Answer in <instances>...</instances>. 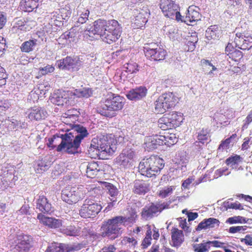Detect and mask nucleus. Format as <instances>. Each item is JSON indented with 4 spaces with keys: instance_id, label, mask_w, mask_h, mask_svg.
Returning a JSON list of instances; mask_svg holds the SVG:
<instances>
[{
    "instance_id": "3c124183",
    "label": "nucleus",
    "mask_w": 252,
    "mask_h": 252,
    "mask_svg": "<svg viewBox=\"0 0 252 252\" xmlns=\"http://www.w3.org/2000/svg\"><path fill=\"white\" fill-rule=\"evenodd\" d=\"M62 135V134L55 135L53 137L49 138L48 142L47 143V146L52 149H54L56 147L57 148L59 145H57V141L59 139H61Z\"/></svg>"
},
{
    "instance_id": "c756f323",
    "label": "nucleus",
    "mask_w": 252,
    "mask_h": 252,
    "mask_svg": "<svg viewBox=\"0 0 252 252\" xmlns=\"http://www.w3.org/2000/svg\"><path fill=\"white\" fill-rule=\"evenodd\" d=\"M61 252H75L83 248L81 244L75 243L73 244L59 243Z\"/></svg>"
},
{
    "instance_id": "774afa93",
    "label": "nucleus",
    "mask_w": 252,
    "mask_h": 252,
    "mask_svg": "<svg viewBox=\"0 0 252 252\" xmlns=\"http://www.w3.org/2000/svg\"><path fill=\"white\" fill-rule=\"evenodd\" d=\"M227 208L229 209H233L236 210L243 209L241 204L238 202L231 203L229 204L227 206Z\"/></svg>"
},
{
    "instance_id": "c9c22d12",
    "label": "nucleus",
    "mask_w": 252,
    "mask_h": 252,
    "mask_svg": "<svg viewBox=\"0 0 252 252\" xmlns=\"http://www.w3.org/2000/svg\"><path fill=\"white\" fill-rule=\"evenodd\" d=\"M242 160V157L239 155H235L227 158L225 160V163L232 169H237V166Z\"/></svg>"
},
{
    "instance_id": "864d4df0",
    "label": "nucleus",
    "mask_w": 252,
    "mask_h": 252,
    "mask_svg": "<svg viewBox=\"0 0 252 252\" xmlns=\"http://www.w3.org/2000/svg\"><path fill=\"white\" fill-rule=\"evenodd\" d=\"M134 189H148L149 184L143 180H136L133 183Z\"/></svg>"
},
{
    "instance_id": "5701e85b",
    "label": "nucleus",
    "mask_w": 252,
    "mask_h": 252,
    "mask_svg": "<svg viewBox=\"0 0 252 252\" xmlns=\"http://www.w3.org/2000/svg\"><path fill=\"white\" fill-rule=\"evenodd\" d=\"M147 89L145 87L140 86L130 90L126 94L127 98L131 100H137L146 96Z\"/></svg>"
},
{
    "instance_id": "13d9d810",
    "label": "nucleus",
    "mask_w": 252,
    "mask_h": 252,
    "mask_svg": "<svg viewBox=\"0 0 252 252\" xmlns=\"http://www.w3.org/2000/svg\"><path fill=\"white\" fill-rule=\"evenodd\" d=\"M75 33L71 30L70 31L65 32L61 35V38L68 40L69 42L73 41L75 37Z\"/></svg>"
},
{
    "instance_id": "aec40b11",
    "label": "nucleus",
    "mask_w": 252,
    "mask_h": 252,
    "mask_svg": "<svg viewBox=\"0 0 252 252\" xmlns=\"http://www.w3.org/2000/svg\"><path fill=\"white\" fill-rule=\"evenodd\" d=\"M15 168L14 166L8 164L3 166L1 169V176L8 181H17L18 179V172L16 171Z\"/></svg>"
},
{
    "instance_id": "f03ea898",
    "label": "nucleus",
    "mask_w": 252,
    "mask_h": 252,
    "mask_svg": "<svg viewBox=\"0 0 252 252\" xmlns=\"http://www.w3.org/2000/svg\"><path fill=\"white\" fill-rule=\"evenodd\" d=\"M73 130L77 133L75 136L71 132L61 135V142L56 149L57 152H64L68 154L78 153V150L82 140L87 137L89 133L85 127L79 125H75Z\"/></svg>"
},
{
    "instance_id": "412c9836",
    "label": "nucleus",
    "mask_w": 252,
    "mask_h": 252,
    "mask_svg": "<svg viewBox=\"0 0 252 252\" xmlns=\"http://www.w3.org/2000/svg\"><path fill=\"white\" fill-rule=\"evenodd\" d=\"M160 135H155L147 137L145 139L144 148L147 151H152L158 146L162 145V140H161Z\"/></svg>"
},
{
    "instance_id": "a19ab883",
    "label": "nucleus",
    "mask_w": 252,
    "mask_h": 252,
    "mask_svg": "<svg viewBox=\"0 0 252 252\" xmlns=\"http://www.w3.org/2000/svg\"><path fill=\"white\" fill-rule=\"evenodd\" d=\"M192 248L194 252H208L210 249L208 241L204 242L200 244H194L192 245Z\"/></svg>"
},
{
    "instance_id": "0eeeda50",
    "label": "nucleus",
    "mask_w": 252,
    "mask_h": 252,
    "mask_svg": "<svg viewBox=\"0 0 252 252\" xmlns=\"http://www.w3.org/2000/svg\"><path fill=\"white\" fill-rule=\"evenodd\" d=\"M178 97L173 93L162 94L155 102V110L158 113H164L166 110L173 107L177 102Z\"/></svg>"
},
{
    "instance_id": "2eb2a0df",
    "label": "nucleus",
    "mask_w": 252,
    "mask_h": 252,
    "mask_svg": "<svg viewBox=\"0 0 252 252\" xmlns=\"http://www.w3.org/2000/svg\"><path fill=\"white\" fill-rule=\"evenodd\" d=\"M150 15V10L147 7L142 9H135L133 11L132 23L138 27H142L147 22Z\"/></svg>"
},
{
    "instance_id": "7ed1b4c3",
    "label": "nucleus",
    "mask_w": 252,
    "mask_h": 252,
    "mask_svg": "<svg viewBox=\"0 0 252 252\" xmlns=\"http://www.w3.org/2000/svg\"><path fill=\"white\" fill-rule=\"evenodd\" d=\"M125 102L124 97L112 93H109L104 101L101 102L100 107L97 108V112L102 116L113 117L116 115L118 111L122 109Z\"/></svg>"
},
{
    "instance_id": "79ce46f5",
    "label": "nucleus",
    "mask_w": 252,
    "mask_h": 252,
    "mask_svg": "<svg viewBox=\"0 0 252 252\" xmlns=\"http://www.w3.org/2000/svg\"><path fill=\"white\" fill-rule=\"evenodd\" d=\"M118 217L119 218H122L121 221L122 223H123L124 224H127L134 223L137 217V215L136 214V212L134 210H131V211L130 212L129 216L128 217L123 216Z\"/></svg>"
},
{
    "instance_id": "f704fd0d",
    "label": "nucleus",
    "mask_w": 252,
    "mask_h": 252,
    "mask_svg": "<svg viewBox=\"0 0 252 252\" xmlns=\"http://www.w3.org/2000/svg\"><path fill=\"white\" fill-rule=\"evenodd\" d=\"M219 27L217 25L210 26L206 31V38L210 40L211 39H217L219 37Z\"/></svg>"
},
{
    "instance_id": "5fc2aeb1",
    "label": "nucleus",
    "mask_w": 252,
    "mask_h": 252,
    "mask_svg": "<svg viewBox=\"0 0 252 252\" xmlns=\"http://www.w3.org/2000/svg\"><path fill=\"white\" fill-rule=\"evenodd\" d=\"M44 252H61L59 243H52L48 246Z\"/></svg>"
},
{
    "instance_id": "e433bc0d",
    "label": "nucleus",
    "mask_w": 252,
    "mask_h": 252,
    "mask_svg": "<svg viewBox=\"0 0 252 252\" xmlns=\"http://www.w3.org/2000/svg\"><path fill=\"white\" fill-rule=\"evenodd\" d=\"M26 21L23 18H16L12 22V30L15 32L18 31H26L27 27L26 26Z\"/></svg>"
},
{
    "instance_id": "338daca9",
    "label": "nucleus",
    "mask_w": 252,
    "mask_h": 252,
    "mask_svg": "<svg viewBox=\"0 0 252 252\" xmlns=\"http://www.w3.org/2000/svg\"><path fill=\"white\" fill-rule=\"evenodd\" d=\"M7 21L6 16L3 12H0V30L5 26Z\"/></svg>"
},
{
    "instance_id": "7c9ffc66",
    "label": "nucleus",
    "mask_w": 252,
    "mask_h": 252,
    "mask_svg": "<svg viewBox=\"0 0 252 252\" xmlns=\"http://www.w3.org/2000/svg\"><path fill=\"white\" fill-rule=\"evenodd\" d=\"M204 178L205 177H203V178L195 179L194 176H189L182 181V187L185 189L194 188L196 186L203 182Z\"/></svg>"
},
{
    "instance_id": "f8f14e48",
    "label": "nucleus",
    "mask_w": 252,
    "mask_h": 252,
    "mask_svg": "<svg viewBox=\"0 0 252 252\" xmlns=\"http://www.w3.org/2000/svg\"><path fill=\"white\" fill-rule=\"evenodd\" d=\"M33 238L30 235L22 233L17 235L15 241V248L19 252H27L32 247Z\"/></svg>"
},
{
    "instance_id": "9b49d317",
    "label": "nucleus",
    "mask_w": 252,
    "mask_h": 252,
    "mask_svg": "<svg viewBox=\"0 0 252 252\" xmlns=\"http://www.w3.org/2000/svg\"><path fill=\"white\" fill-rule=\"evenodd\" d=\"M145 56L150 60L159 61L163 60L166 55V51L155 43L147 44L144 47Z\"/></svg>"
},
{
    "instance_id": "423d86ee",
    "label": "nucleus",
    "mask_w": 252,
    "mask_h": 252,
    "mask_svg": "<svg viewBox=\"0 0 252 252\" xmlns=\"http://www.w3.org/2000/svg\"><path fill=\"white\" fill-rule=\"evenodd\" d=\"M159 7L164 16L177 21H183L179 5L172 0H161Z\"/></svg>"
},
{
    "instance_id": "a878e982",
    "label": "nucleus",
    "mask_w": 252,
    "mask_h": 252,
    "mask_svg": "<svg viewBox=\"0 0 252 252\" xmlns=\"http://www.w3.org/2000/svg\"><path fill=\"white\" fill-rule=\"evenodd\" d=\"M77 11L78 18L75 22L74 26L79 27L81 24L86 23L89 20L90 11L88 9L83 7V5H79Z\"/></svg>"
},
{
    "instance_id": "4c0bfd02",
    "label": "nucleus",
    "mask_w": 252,
    "mask_h": 252,
    "mask_svg": "<svg viewBox=\"0 0 252 252\" xmlns=\"http://www.w3.org/2000/svg\"><path fill=\"white\" fill-rule=\"evenodd\" d=\"M51 164L45 160H38L34 165V169L36 173H41L49 169Z\"/></svg>"
},
{
    "instance_id": "ddd939ff",
    "label": "nucleus",
    "mask_w": 252,
    "mask_h": 252,
    "mask_svg": "<svg viewBox=\"0 0 252 252\" xmlns=\"http://www.w3.org/2000/svg\"><path fill=\"white\" fill-rule=\"evenodd\" d=\"M135 157V152L131 149H124L116 158L115 162L124 168L132 166Z\"/></svg>"
},
{
    "instance_id": "2f4dec72",
    "label": "nucleus",
    "mask_w": 252,
    "mask_h": 252,
    "mask_svg": "<svg viewBox=\"0 0 252 252\" xmlns=\"http://www.w3.org/2000/svg\"><path fill=\"white\" fill-rule=\"evenodd\" d=\"M11 126L10 118H4L3 116L0 117V137L1 135L7 134L12 130L10 127Z\"/></svg>"
},
{
    "instance_id": "09e8293b",
    "label": "nucleus",
    "mask_w": 252,
    "mask_h": 252,
    "mask_svg": "<svg viewBox=\"0 0 252 252\" xmlns=\"http://www.w3.org/2000/svg\"><path fill=\"white\" fill-rule=\"evenodd\" d=\"M124 70L130 74L136 73L138 71V64L132 62L128 63L124 65Z\"/></svg>"
},
{
    "instance_id": "39448f33",
    "label": "nucleus",
    "mask_w": 252,
    "mask_h": 252,
    "mask_svg": "<svg viewBox=\"0 0 252 252\" xmlns=\"http://www.w3.org/2000/svg\"><path fill=\"white\" fill-rule=\"evenodd\" d=\"M114 142V139H112L110 136L109 137L108 136H102L94 138L91 141L89 151H91L94 149L101 152H104L111 155L116 150L115 144L113 143Z\"/></svg>"
},
{
    "instance_id": "4468645a",
    "label": "nucleus",
    "mask_w": 252,
    "mask_h": 252,
    "mask_svg": "<svg viewBox=\"0 0 252 252\" xmlns=\"http://www.w3.org/2000/svg\"><path fill=\"white\" fill-rule=\"evenodd\" d=\"M85 196L83 190H62L61 193L62 200L69 204L76 203Z\"/></svg>"
},
{
    "instance_id": "4be33fe9",
    "label": "nucleus",
    "mask_w": 252,
    "mask_h": 252,
    "mask_svg": "<svg viewBox=\"0 0 252 252\" xmlns=\"http://www.w3.org/2000/svg\"><path fill=\"white\" fill-rule=\"evenodd\" d=\"M51 101L53 104L58 106H63L67 104L68 100V94L65 91L58 90L54 93L51 98Z\"/></svg>"
},
{
    "instance_id": "c03bdc74",
    "label": "nucleus",
    "mask_w": 252,
    "mask_h": 252,
    "mask_svg": "<svg viewBox=\"0 0 252 252\" xmlns=\"http://www.w3.org/2000/svg\"><path fill=\"white\" fill-rule=\"evenodd\" d=\"M209 133L207 129L203 128L200 130L197 135V139L199 142L204 144L207 143L209 140Z\"/></svg>"
},
{
    "instance_id": "f257e3e1",
    "label": "nucleus",
    "mask_w": 252,
    "mask_h": 252,
    "mask_svg": "<svg viewBox=\"0 0 252 252\" xmlns=\"http://www.w3.org/2000/svg\"><path fill=\"white\" fill-rule=\"evenodd\" d=\"M85 32L90 36L93 35H99L102 40L108 44L115 42L120 37L122 28L115 20L106 21L98 19L94 23L92 26L84 29Z\"/></svg>"
},
{
    "instance_id": "0e129e2a",
    "label": "nucleus",
    "mask_w": 252,
    "mask_h": 252,
    "mask_svg": "<svg viewBox=\"0 0 252 252\" xmlns=\"http://www.w3.org/2000/svg\"><path fill=\"white\" fill-rule=\"evenodd\" d=\"M232 141L230 140V138H227L224 141L221 142L219 147V150H223L229 147V145Z\"/></svg>"
},
{
    "instance_id": "72a5a7b5",
    "label": "nucleus",
    "mask_w": 252,
    "mask_h": 252,
    "mask_svg": "<svg viewBox=\"0 0 252 252\" xmlns=\"http://www.w3.org/2000/svg\"><path fill=\"white\" fill-rule=\"evenodd\" d=\"M36 45V39H30L28 41L24 42L22 44L20 49L23 52L29 53L33 50Z\"/></svg>"
},
{
    "instance_id": "dca6fc26",
    "label": "nucleus",
    "mask_w": 252,
    "mask_h": 252,
    "mask_svg": "<svg viewBox=\"0 0 252 252\" xmlns=\"http://www.w3.org/2000/svg\"><path fill=\"white\" fill-rule=\"evenodd\" d=\"M234 43L236 47L241 50H249L252 47V37L242 33H237Z\"/></svg>"
},
{
    "instance_id": "ea45409f",
    "label": "nucleus",
    "mask_w": 252,
    "mask_h": 252,
    "mask_svg": "<svg viewBox=\"0 0 252 252\" xmlns=\"http://www.w3.org/2000/svg\"><path fill=\"white\" fill-rule=\"evenodd\" d=\"M162 140V145L165 144L168 146L173 145L177 142V138L174 134H168L166 135H161L160 137Z\"/></svg>"
},
{
    "instance_id": "052dcab7",
    "label": "nucleus",
    "mask_w": 252,
    "mask_h": 252,
    "mask_svg": "<svg viewBox=\"0 0 252 252\" xmlns=\"http://www.w3.org/2000/svg\"><path fill=\"white\" fill-rule=\"evenodd\" d=\"M10 106V104L7 99L0 100V112L5 111Z\"/></svg>"
},
{
    "instance_id": "603ef678",
    "label": "nucleus",
    "mask_w": 252,
    "mask_h": 252,
    "mask_svg": "<svg viewBox=\"0 0 252 252\" xmlns=\"http://www.w3.org/2000/svg\"><path fill=\"white\" fill-rule=\"evenodd\" d=\"M164 32L170 38L174 37V34L176 33L177 30L173 25H168L163 28Z\"/></svg>"
},
{
    "instance_id": "69168bd1",
    "label": "nucleus",
    "mask_w": 252,
    "mask_h": 252,
    "mask_svg": "<svg viewBox=\"0 0 252 252\" xmlns=\"http://www.w3.org/2000/svg\"><path fill=\"white\" fill-rule=\"evenodd\" d=\"M240 241L248 246H252V235L248 234L244 238H241Z\"/></svg>"
},
{
    "instance_id": "de8ad7c7",
    "label": "nucleus",
    "mask_w": 252,
    "mask_h": 252,
    "mask_svg": "<svg viewBox=\"0 0 252 252\" xmlns=\"http://www.w3.org/2000/svg\"><path fill=\"white\" fill-rule=\"evenodd\" d=\"M248 226L247 225L233 226L229 227L228 232L230 234H245L247 232Z\"/></svg>"
},
{
    "instance_id": "20e7f679",
    "label": "nucleus",
    "mask_w": 252,
    "mask_h": 252,
    "mask_svg": "<svg viewBox=\"0 0 252 252\" xmlns=\"http://www.w3.org/2000/svg\"><path fill=\"white\" fill-rule=\"evenodd\" d=\"M164 166L163 160L157 156L143 159L139 163L138 170L141 175L151 177L156 176Z\"/></svg>"
},
{
    "instance_id": "49530a36",
    "label": "nucleus",
    "mask_w": 252,
    "mask_h": 252,
    "mask_svg": "<svg viewBox=\"0 0 252 252\" xmlns=\"http://www.w3.org/2000/svg\"><path fill=\"white\" fill-rule=\"evenodd\" d=\"M10 127L12 128V130L14 128H22L25 129L28 126V124L25 122H22L20 121H17L13 118H10Z\"/></svg>"
},
{
    "instance_id": "9d476101",
    "label": "nucleus",
    "mask_w": 252,
    "mask_h": 252,
    "mask_svg": "<svg viewBox=\"0 0 252 252\" xmlns=\"http://www.w3.org/2000/svg\"><path fill=\"white\" fill-rule=\"evenodd\" d=\"M102 207L97 203L91 199H85L79 210V215L82 218H94L100 212Z\"/></svg>"
},
{
    "instance_id": "58836bf2",
    "label": "nucleus",
    "mask_w": 252,
    "mask_h": 252,
    "mask_svg": "<svg viewBox=\"0 0 252 252\" xmlns=\"http://www.w3.org/2000/svg\"><path fill=\"white\" fill-rule=\"evenodd\" d=\"M98 164L94 162L89 163L87 167L86 173L88 177L93 178L99 171Z\"/></svg>"
},
{
    "instance_id": "4d7b16f0",
    "label": "nucleus",
    "mask_w": 252,
    "mask_h": 252,
    "mask_svg": "<svg viewBox=\"0 0 252 252\" xmlns=\"http://www.w3.org/2000/svg\"><path fill=\"white\" fill-rule=\"evenodd\" d=\"M55 68L51 65H47L44 67L39 68V72L40 73L45 75L49 73H52L54 71Z\"/></svg>"
},
{
    "instance_id": "f3484780",
    "label": "nucleus",
    "mask_w": 252,
    "mask_h": 252,
    "mask_svg": "<svg viewBox=\"0 0 252 252\" xmlns=\"http://www.w3.org/2000/svg\"><path fill=\"white\" fill-rule=\"evenodd\" d=\"M26 114L30 120L37 121L45 119L48 115L44 108L37 106L28 109Z\"/></svg>"
},
{
    "instance_id": "37998d69",
    "label": "nucleus",
    "mask_w": 252,
    "mask_h": 252,
    "mask_svg": "<svg viewBox=\"0 0 252 252\" xmlns=\"http://www.w3.org/2000/svg\"><path fill=\"white\" fill-rule=\"evenodd\" d=\"M73 94L78 97H84L88 98L92 94V90L89 88L76 89Z\"/></svg>"
},
{
    "instance_id": "a18cd8bd",
    "label": "nucleus",
    "mask_w": 252,
    "mask_h": 252,
    "mask_svg": "<svg viewBox=\"0 0 252 252\" xmlns=\"http://www.w3.org/2000/svg\"><path fill=\"white\" fill-rule=\"evenodd\" d=\"M248 219L240 216L230 217L226 220V222L230 224L235 223H245L248 222Z\"/></svg>"
},
{
    "instance_id": "393cba45",
    "label": "nucleus",
    "mask_w": 252,
    "mask_h": 252,
    "mask_svg": "<svg viewBox=\"0 0 252 252\" xmlns=\"http://www.w3.org/2000/svg\"><path fill=\"white\" fill-rule=\"evenodd\" d=\"M171 242L172 246L179 247L184 241V234L182 230L176 227H173L171 230Z\"/></svg>"
},
{
    "instance_id": "e2e57ef3",
    "label": "nucleus",
    "mask_w": 252,
    "mask_h": 252,
    "mask_svg": "<svg viewBox=\"0 0 252 252\" xmlns=\"http://www.w3.org/2000/svg\"><path fill=\"white\" fill-rule=\"evenodd\" d=\"M228 170L227 168H222L219 169H218L216 171L215 173V177L218 178L223 175H227L230 173V172H228L227 173H225V172Z\"/></svg>"
},
{
    "instance_id": "1a4fd4ad",
    "label": "nucleus",
    "mask_w": 252,
    "mask_h": 252,
    "mask_svg": "<svg viewBox=\"0 0 252 252\" xmlns=\"http://www.w3.org/2000/svg\"><path fill=\"white\" fill-rule=\"evenodd\" d=\"M121 220V218L117 216L105 221L101 226L102 235L103 237L107 236L111 239H115L121 229L120 226L122 223Z\"/></svg>"
},
{
    "instance_id": "6e6d98bb",
    "label": "nucleus",
    "mask_w": 252,
    "mask_h": 252,
    "mask_svg": "<svg viewBox=\"0 0 252 252\" xmlns=\"http://www.w3.org/2000/svg\"><path fill=\"white\" fill-rule=\"evenodd\" d=\"M46 20L48 22V24L51 27L53 26H58L60 21L57 19L55 14L48 15L46 18Z\"/></svg>"
},
{
    "instance_id": "c85d7f7f",
    "label": "nucleus",
    "mask_w": 252,
    "mask_h": 252,
    "mask_svg": "<svg viewBox=\"0 0 252 252\" xmlns=\"http://www.w3.org/2000/svg\"><path fill=\"white\" fill-rule=\"evenodd\" d=\"M219 220L215 218H210L207 219H204L198 224L196 230L197 231H200L203 229L213 228L215 226L216 224L219 226Z\"/></svg>"
},
{
    "instance_id": "b1692460",
    "label": "nucleus",
    "mask_w": 252,
    "mask_h": 252,
    "mask_svg": "<svg viewBox=\"0 0 252 252\" xmlns=\"http://www.w3.org/2000/svg\"><path fill=\"white\" fill-rule=\"evenodd\" d=\"M201 18V14H200V9L199 7L194 5L189 7L188 12L185 17L186 22H195L200 20Z\"/></svg>"
},
{
    "instance_id": "cd10ccee",
    "label": "nucleus",
    "mask_w": 252,
    "mask_h": 252,
    "mask_svg": "<svg viewBox=\"0 0 252 252\" xmlns=\"http://www.w3.org/2000/svg\"><path fill=\"white\" fill-rule=\"evenodd\" d=\"M37 208L44 214H48L52 212L51 204L48 202L47 198L43 195L40 196L38 199Z\"/></svg>"
},
{
    "instance_id": "680f3d73",
    "label": "nucleus",
    "mask_w": 252,
    "mask_h": 252,
    "mask_svg": "<svg viewBox=\"0 0 252 252\" xmlns=\"http://www.w3.org/2000/svg\"><path fill=\"white\" fill-rule=\"evenodd\" d=\"M252 122V110L250 112L249 115L246 117L244 121V123L243 125V129H247L249 125Z\"/></svg>"
},
{
    "instance_id": "bf43d9fd",
    "label": "nucleus",
    "mask_w": 252,
    "mask_h": 252,
    "mask_svg": "<svg viewBox=\"0 0 252 252\" xmlns=\"http://www.w3.org/2000/svg\"><path fill=\"white\" fill-rule=\"evenodd\" d=\"M7 78V75L5 73V69L0 66V87L5 84Z\"/></svg>"
},
{
    "instance_id": "8fccbe9b",
    "label": "nucleus",
    "mask_w": 252,
    "mask_h": 252,
    "mask_svg": "<svg viewBox=\"0 0 252 252\" xmlns=\"http://www.w3.org/2000/svg\"><path fill=\"white\" fill-rule=\"evenodd\" d=\"M71 8L69 4L64 5V7L60 9L61 16L62 19L67 21L70 17L71 14Z\"/></svg>"
},
{
    "instance_id": "473e14b6",
    "label": "nucleus",
    "mask_w": 252,
    "mask_h": 252,
    "mask_svg": "<svg viewBox=\"0 0 252 252\" xmlns=\"http://www.w3.org/2000/svg\"><path fill=\"white\" fill-rule=\"evenodd\" d=\"M166 205L164 203L158 204L157 205L152 204L147 209H144V213L147 217H151L154 214L162 211L166 208Z\"/></svg>"
},
{
    "instance_id": "6e6552de",
    "label": "nucleus",
    "mask_w": 252,
    "mask_h": 252,
    "mask_svg": "<svg viewBox=\"0 0 252 252\" xmlns=\"http://www.w3.org/2000/svg\"><path fill=\"white\" fill-rule=\"evenodd\" d=\"M180 114L176 112H171L164 114L158 122V126L162 130L172 129L179 126L181 122Z\"/></svg>"
},
{
    "instance_id": "bb28decb",
    "label": "nucleus",
    "mask_w": 252,
    "mask_h": 252,
    "mask_svg": "<svg viewBox=\"0 0 252 252\" xmlns=\"http://www.w3.org/2000/svg\"><path fill=\"white\" fill-rule=\"evenodd\" d=\"M42 0H22L20 2L21 9L26 12H32L36 9Z\"/></svg>"
},
{
    "instance_id": "a211bd4d",
    "label": "nucleus",
    "mask_w": 252,
    "mask_h": 252,
    "mask_svg": "<svg viewBox=\"0 0 252 252\" xmlns=\"http://www.w3.org/2000/svg\"><path fill=\"white\" fill-rule=\"evenodd\" d=\"M58 66L60 69L71 70L72 71L79 70L81 63L67 57L62 60L57 61Z\"/></svg>"
},
{
    "instance_id": "6ab92c4d",
    "label": "nucleus",
    "mask_w": 252,
    "mask_h": 252,
    "mask_svg": "<svg viewBox=\"0 0 252 252\" xmlns=\"http://www.w3.org/2000/svg\"><path fill=\"white\" fill-rule=\"evenodd\" d=\"M37 218L41 223L51 228H59L62 225V220L46 217L41 213L38 214Z\"/></svg>"
}]
</instances>
